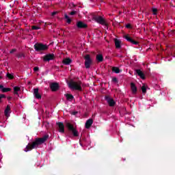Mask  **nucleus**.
<instances>
[{
  "label": "nucleus",
  "instance_id": "obj_43",
  "mask_svg": "<svg viewBox=\"0 0 175 175\" xmlns=\"http://www.w3.org/2000/svg\"><path fill=\"white\" fill-rule=\"evenodd\" d=\"M42 61H44V57H42Z\"/></svg>",
  "mask_w": 175,
  "mask_h": 175
},
{
  "label": "nucleus",
  "instance_id": "obj_18",
  "mask_svg": "<svg viewBox=\"0 0 175 175\" xmlns=\"http://www.w3.org/2000/svg\"><path fill=\"white\" fill-rule=\"evenodd\" d=\"M124 38L128 40V42H131V43H132L133 44H137V42L132 40L131 38H129V36H125Z\"/></svg>",
  "mask_w": 175,
  "mask_h": 175
},
{
  "label": "nucleus",
  "instance_id": "obj_12",
  "mask_svg": "<svg viewBox=\"0 0 175 175\" xmlns=\"http://www.w3.org/2000/svg\"><path fill=\"white\" fill-rule=\"evenodd\" d=\"M95 20L96 23H98V24H105V20L102 16H97L95 18Z\"/></svg>",
  "mask_w": 175,
  "mask_h": 175
},
{
  "label": "nucleus",
  "instance_id": "obj_15",
  "mask_svg": "<svg viewBox=\"0 0 175 175\" xmlns=\"http://www.w3.org/2000/svg\"><path fill=\"white\" fill-rule=\"evenodd\" d=\"M77 26L78 28H85L87 27V25L84 24V23L79 21L77 23Z\"/></svg>",
  "mask_w": 175,
  "mask_h": 175
},
{
  "label": "nucleus",
  "instance_id": "obj_35",
  "mask_svg": "<svg viewBox=\"0 0 175 175\" xmlns=\"http://www.w3.org/2000/svg\"><path fill=\"white\" fill-rule=\"evenodd\" d=\"M46 117L48 118H49V117H50V112H47V111H46Z\"/></svg>",
  "mask_w": 175,
  "mask_h": 175
},
{
  "label": "nucleus",
  "instance_id": "obj_40",
  "mask_svg": "<svg viewBox=\"0 0 175 175\" xmlns=\"http://www.w3.org/2000/svg\"><path fill=\"white\" fill-rule=\"evenodd\" d=\"M70 14H71V16H73V14H75V12H70Z\"/></svg>",
  "mask_w": 175,
  "mask_h": 175
},
{
  "label": "nucleus",
  "instance_id": "obj_41",
  "mask_svg": "<svg viewBox=\"0 0 175 175\" xmlns=\"http://www.w3.org/2000/svg\"><path fill=\"white\" fill-rule=\"evenodd\" d=\"M47 48H48L47 45H44V50H46Z\"/></svg>",
  "mask_w": 175,
  "mask_h": 175
},
{
  "label": "nucleus",
  "instance_id": "obj_31",
  "mask_svg": "<svg viewBox=\"0 0 175 175\" xmlns=\"http://www.w3.org/2000/svg\"><path fill=\"white\" fill-rule=\"evenodd\" d=\"M17 51V49H13L10 51V54H13V53H16Z\"/></svg>",
  "mask_w": 175,
  "mask_h": 175
},
{
  "label": "nucleus",
  "instance_id": "obj_8",
  "mask_svg": "<svg viewBox=\"0 0 175 175\" xmlns=\"http://www.w3.org/2000/svg\"><path fill=\"white\" fill-rule=\"evenodd\" d=\"M33 95L36 99H42V95H40V94H39L38 88L33 89Z\"/></svg>",
  "mask_w": 175,
  "mask_h": 175
},
{
  "label": "nucleus",
  "instance_id": "obj_32",
  "mask_svg": "<svg viewBox=\"0 0 175 175\" xmlns=\"http://www.w3.org/2000/svg\"><path fill=\"white\" fill-rule=\"evenodd\" d=\"M157 11H158V10L157 8H153L152 9L153 14H157Z\"/></svg>",
  "mask_w": 175,
  "mask_h": 175
},
{
  "label": "nucleus",
  "instance_id": "obj_38",
  "mask_svg": "<svg viewBox=\"0 0 175 175\" xmlns=\"http://www.w3.org/2000/svg\"><path fill=\"white\" fill-rule=\"evenodd\" d=\"M3 89V86L2 85H0V90L2 91Z\"/></svg>",
  "mask_w": 175,
  "mask_h": 175
},
{
  "label": "nucleus",
  "instance_id": "obj_30",
  "mask_svg": "<svg viewBox=\"0 0 175 175\" xmlns=\"http://www.w3.org/2000/svg\"><path fill=\"white\" fill-rule=\"evenodd\" d=\"M31 29H33V30H35V31H37L38 29H39V27H38V26H32L31 27Z\"/></svg>",
  "mask_w": 175,
  "mask_h": 175
},
{
  "label": "nucleus",
  "instance_id": "obj_20",
  "mask_svg": "<svg viewBox=\"0 0 175 175\" xmlns=\"http://www.w3.org/2000/svg\"><path fill=\"white\" fill-rule=\"evenodd\" d=\"M21 91V88H20V87L18 86H15L14 88V94L15 95H18V92Z\"/></svg>",
  "mask_w": 175,
  "mask_h": 175
},
{
  "label": "nucleus",
  "instance_id": "obj_1",
  "mask_svg": "<svg viewBox=\"0 0 175 175\" xmlns=\"http://www.w3.org/2000/svg\"><path fill=\"white\" fill-rule=\"evenodd\" d=\"M44 143V136H43L41 138H36V139L31 144H28V145L26 146L25 151V152H28V151H31V150H33V148H38L39 146H41V144H43Z\"/></svg>",
  "mask_w": 175,
  "mask_h": 175
},
{
  "label": "nucleus",
  "instance_id": "obj_28",
  "mask_svg": "<svg viewBox=\"0 0 175 175\" xmlns=\"http://www.w3.org/2000/svg\"><path fill=\"white\" fill-rule=\"evenodd\" d=\"M65 18L66 19V23H68V24H70L71 20L70 19L69 16H68V14H65Z\"/></svg>",
  "mask_w": 175,
  "mask_h": 175
},
{
  "label": "nucleus",
  "instance_id": "obj_13",
  "mask_svg": "<svg viewBox=\"0 0 175 175\" xmlns=\"http://www.w3.org/2000/svg\"><path fill=\"white\" fill-rule=\"evenodd\" d=\"M131 88L133 94H136V92H137V88H136V85H135V83H131Z\"/></svg>",
  "mask_w": 175,
  "mask_h": 175
},
{
  "label": "nucleus",
  "instance_id": "obj_34",
  "mask_svg": "<svg viewBox=\"0 0 175 175\" xmlns=\"http://www.w3.org/2000/svg\"><path fill=\"white\" fill-rule=\"evenodd\" d=\"M45 126L49 128V126H50V123H49V122H45Z\"/></svg>",
  "mask_w": 175,
  "mask_h": 175
},
{
  "label": "nucleus",
  "instance_id": "obj_33",
  "mask_svg": "<svg viewBox=\"0 0 175 175\" xmlns=\"http://www.w3.org/2000/svg\"><path fill=\"white\" fill-rule=\"evenodd\" d=\"M33 70H34V72H38L39 71V67H34Z\"/></svg>",
  "mask_w": 175,
  "mask_h": 175
},
{
  "label": "nucleus",
  "instance_id": "obj_25",
  "mask_svg": "<svg viewBox=\"0 0 175 175\" xmlns=\"http://www.w3.org/2000/svg\"><path fill=\"white\" fill-rule=\"evenodd\" d=\"M1 91H2V92H9L12 91V88H3Z\"/></svg>",
  "mask_w": 175,
  "mask_h": 175
},
{
  "label": "nucleus",
  "instance_id": "obj_26",
  "mask_svg": "<svg viewBox=\"0 0 175 175\" xmlns=\"http://www.w3.org/2000/svg\"><path fill=\"white\" fill-rule=\"evenodd\" d=\"M112 71L114 72V73H120V72H121L120 68H118V67H113L112 68Z\"/></svg>",
  "mask_w": 175,
  "mask_h": 175
},
{
  "label": "nucleus",
  "instance_id": "obj_6",
  "mask_svg": "<svg viewBox=\"0 0 175 175\" xmlns=\"http://www.w3.org/2000/svg\"><path fill=\"white\" fill-rule=\"evenodd\" d=\"M57 125L58 126V131L60 133H65V125H64L63 122H57Z\"/></svg>",
  "mask_w": 175,
  "mask_h": 175
},
{
  "label": "nucleus",
  "instance_id": "obj_21",
  "mask_svg": "<svg viewBox=\"0 0 175 175\" xmlns=\"http://www.w3.org/2000/svg\"><path fill=\"white\" fill-rule=\"evenodd\" d=\"M65 96L67 100H69L70 102H72L73 100V98H74L73 95L67 94H65Z\"/></svg>",
  "mask_w": 175,
  "mask_h": 175
},
{
  "label": "nucleus",
  "instance_id": "obj_3",
  "mask_svg": "<svg viewBox=\"0 0 175 175\" xmlns=\"http://www.w3.org/2000/svg\"><path fill=\"white\" fill-rule=\"evenodd\" d=\"M81 82H70L68 83V87L71 88V90H78L79 91H81Z\"/></svg>",
  "mask_w": 175,
  "mask_h": 175
},
{
  "label": "nucleus",
  "instance_id": "obj_36",
  "mask_svg": "<svg viewBox=\"0 0 175 175\" xmlns=\"http://www.w3.org/2000/svg\"><path fill=\"white\" fill-rule=\"evenodd\" d=\"M112 81L114 82V83H117V78L114 77L112 79Z\"/></svg>",
  "mask_w": 175,
  "mask_h": 175
},
{
  "label": "nucleus",
  "instance_id": "obj_2",
  "mask_svg": "<svg viewBox=\"0 0 175 175\" xmlns=\"http://www.w3.org/2000/svg\"><path fill=\"white\" fill-rule=\"evenodd\" d=\"M66 128H68L70 132H72L73 136H75V137L79 136V131H77V130L76 129V127H75L73 124H70V122H66Z\"/></svg>",
  "mask_w": 175,
  "mask_h": 175
},
{
  "label": "nucleus",
  "instance_id": "obj_17",
  "mask_svg": "<svg viewBox=\"0 0 175 175\" xmlns=\"http://www.w3.org/2000/svg\"><path fill=\"white\" fill-rule=\"evenodd\" d=\"M10 111V105H7L5 111H4V113H5V116L6 117H8L9 116V112Z\"/></svg>",
  "mask_w": 175,
  "mask_h": 175
},
{
  "label": "nucleus",
  "instance_id": "obj_29",
  "mask_svg": "<svg viewBox=\"0 0 175 175\" xmlns=\"http://www.w3.org/2000/svg\"><path fill=\"white\" fill-rule=\"evenodd\" d=\"M3 98H6V96H5V94H0V103H2V99H3Z\"/></svg>",
  "mask_w": 175,
  "mask_h": 175
},
{
  "label": "nucleus",
  "instance_id": "obj_37",
  "mask_svg": "<svg viewBox=\"0 0 175 175\" xmlns=\"http://www.w3.org/2000/svg\"><path fill=\"white\" fill-rule=\"evenodd\" d=\"M56 14H57V12H53L51 13V16H55Z\"/></svg>",
  "mask_w": 175,
  "mask_h": 175
},
{
  "label": "nucleus",
  "instance_id": "obj_11",
  "mask_svg": "<svg viewBox=\"0 0 175 175\" xmlns=\"http://www.w3.org/2000/svg\"><path fill=\"white\" fill-rule=\"evenodd\" d=\"M114 42H115V46L116 49H120L121 47V44L122 42L120 41V40L115 38Z\"/></svg>",
  "mask_w": 175,
  "mask_h": 175
},
{
  "label": "nucleus",
  "instance_id": "obj_10",
  "mask_svg": "<svg viewBox=\"0 0 175 175\" xmlns=\"http://www.w3.org/2000/svg\"><path fill=\"white\" fill-rule=\"evenodd\" d=\"M59 88V85L58 83H53L51 84V90L53 92L58 91V89Z\"/></svg>",
  "mask_w": 175,
  "mask_h": 175
},
{
  "label": "nucleus",
  "instance_id": "obj_39",
  "mask_svg": "<svg viewBox=\"0 0 175 175\" xmlns=\"http://www.w3.org/2000/svg\"><path fill=\"white\" fill-rule=\"evenodd\" d=\"M126 28H131V25L129 24H128V25H126Z\"/></svg>",
  "mask_w": 175,
  "mask_h": 175
},
{
  "label": "nucleus",
  "instance_id": "obj_5",
  "mask_svg": "<svg viewBox=\"0 0 175 175\" xmlns=\"http://www.w3.org/2000/svg\"><path fill=\"white\" fill-rule=\"evenodd\" d=\"M92 61L91 60V57H90V55H86L85 56V66L88 69L91 66Z\"/></svg>",
  "mask_w": 175,
  "mask_h": 175
},
{
  "label": "nucleus",
  "instance_id": "obj_4",
  "mask_svg": "<svg viewBox=\"0 0 175 175\" xmlns=\"http://www.w3.org/2000/svg\"><path fill=\"white\" fill-rule=\"evenodd\" d=\"M34 49L37 52L44 51V44L42 43L37 42L34 44Z\"/></svg>",
  "mask_w": 175,
  "mask_h": 175
},
{
  "label": "nucleus",
  "instance_id": "obj_9",
  "mask_svg": "<svg viewBox=\"0 0 175 175\" xmlns=\"http://www.w3.org/2000/svg\"><path fill=\"white\" fill-rule=\"evenodd\" d=\"M105 100L110 107H113L116 105V101H114V100L110 97H106Z\"/></svg>",
  "mask_w": 175,
  "mask_h": 175
},
{
  "label": "nucleus",
  "instance_id": "obj_23",
  "mask_svg": "<svg viewBox=\"0 0 175 175\" xmlns=\"http://www.w3.org/2000/svg\"><path fill=\"white\" fill-rule=\"evenodd\" d=\"M96 60L98 61V62H102V61H103V56L102 55H97L96 57Z\"/></svg>",
  "mask_w": 175,
  "mask_h": 175
},
{
  "label": "nucleus",
  "instance_id": "obj_7",
  "mask_svg": "<svg viewBox=\"0 0 175 175\" xmlns=\"http://www.w3.org/2000/svg\"><path fill=\"white\" fill-rule=\"evenodd\" d=\"M53 59H54V54L49 53L44 56L45 62H49V61H53Z\"/></svg>",
  "mask_w": 175,
  "mask_h": 175
},
{
  "label": "nucleus",
  "instance_id": "obj_19",
  "mask_svg": "<svg viewBox=\"0 0 175 175\" xmlns=\"http://www.w3.org/2000/svg\"><path fill=\"white\" fill-rule=\"evenodd\" d=\"M63 63L64 64V65H70V64H72V59H70V58H66L63 60Z\"/></svg>",
  "mask_w": 175,
  "mask_h": 175
},
{
  "label": "nucleus",
  "instance_id": "obj_14",
  "mask_svg": "<svg viewBox=\"0 0 175 175\" xmlns=\"http://www.w3.org/2000/svg\"><path fill=\"white\" fill-rule=\"evenodd\" d=\"M136 73L137 75H138V76H139V77H141V79H142L143 80H144V79L146 78L144 77V73H143V72L140 70H136Z\"/></svg>",
  "mask_w": 175,
  "mask_h": 175
},
{
  "label": "nucleus",
  "instance_id": "obj_16",
  "mask_svg": "<svg viewBox=\"0 0 175 175\" xmlns=\"http://www.w3.org/2000/svg\"><path fill=\"white\" fill-rule=\"evenodd\" d=\"M93 122L94 121L92 119H89L85 123V128L88 129V128H90L91 125H92Z\"/></svg>",
  "mask_w": 175,
  "mask_h": 175
},
{
  "label": "nucleus",
  "instance_id": "obj_22",
  "mask_svg": "<svg viewBox=\"0 0 175 175\" xmlns=\"http://www.w3.org/2000/svg\"><path fill=\"white\" fill-rule=\"evenodd\" d=\"M16 57H17V58H20L21 59H22V58H25V54H24V53H17L16 55Z\"/></svg>",
  "mask_w": 175,
  "mask_h": 175
},
{
  "label": "nucleus",
  "instance_id": "obj_42",
  "mask_svg": "<svg viewBox=\"0 0 175 175\" xmlns=\"http://www.w3.org/2000/svg\"><path fill=\"white\" fill-rule=\"evenodd\" d=\"M72 114H74V116H75V115L77 114V112H74V113H72Z\"/></svg>",
  "mask_w": 175,
  "mask_h": 175
},
{
  "label": "nucleus",
  "instance_id": "obj_27",
  "mask_svg": "<svg viewBox=\"0 0 175 175\" xmlns=\"http://www.w3.org/2000/svg\"><path fill=\"white\" fill-rule=\"evenodd\" d=\"M142 94H146L147 92V86L146 85H144L142 87Z\"/></svg>",
  "mask_w": 175,
  "mask_h": 175
},
{
  "label": "nucleus",
  "instance_id": "obj_24",
  "mask_svg": "<svg viewBox=\"0 0 175 175\" xmlns=\"http://www.w3.org/2000/svg\"><path fill=\"white\" fill-rule=\"evenodd\" d=\"M6 76L10 80H13V79H14V76L13 75V74L8 72Z\"/></svg>",
  "mask_w": 175,
  "mask_h": 175
}]
</instances>
